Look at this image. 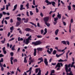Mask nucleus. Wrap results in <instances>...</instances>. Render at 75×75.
<instances>
[{"label":"nucleus","instance_id":"nucleus-1","mask_svg":"<svg viewBox=\"0 0 75 75\" xmlns=\"http://www.w3.org/2000/svg\"><path fill=\"white\" fill-rule=\"evenodd\" d=\"M42 43V42L40 41V40H38L36 41L35 42H33L32 43V45H34L37 46V45H41Z\"/></svg>","mask_w":75,"mask_h":75},{"label":"nucleus","instance_id":"nucleus-2","mask_svg":"<svg viewBox=\"0 0 75 75\" xmlns=\"http://www.w3.org/2000/svg\"><path fill=\"white\" fill-rule=\"evenodd\" d=\"M65 70L67 72V75H71L69 73H68V67H67V65H65Z\"/></svg>","mask_w":75,"mask_h":75},{"label":"nucleus","instance_id":"nucleus-3","mask_svg":"<svg viewBox=\"0 0 75 75\" xmlns=\"http://www.w3.org/2000/svg\"><path fill=\"white\" fill-rule=\"evenodd\" d=\"M48 20H49L48 17H44V20L45 22V23H47V22L48 21Z\"/></svg>","mask_w":75,"mask_h":75},{"label":"nucleus","instance_id":"nucleus-4","mask_svg":"<svg viewBox=\"0 0 75 75\" xmlns=\"http://www.w3.org/2000/svg\"><path fill=\"white\" fill-rule=\"evenodd\" d=\"M44 62L46 66H48V61H47V58L44 59Z\"/></svg>","mask_w":75,"mask_h":75},{"label":"nucleus","instance_id":"nucleus-5","mask_svg":"<svg viewBox=\"0 0 75 75\" xmlns=\"http://www.w3.org/2000/svg\"><path fill=\"white\" fill-rule=\"evenodd\" d=\"M50 50H47V52L49 54H51V52H52L53 51V49L52 48H50Z\"/></svg>","mask_w":75,"mask_h":75},{"label":"nucleus","instance_id":"nucleus-6","mask_svg":"<svg viewBox=\"0 0 75 75\" xmlns=\"http://www.w3.org/2000/svg\"><path fill=\"white\" fill-rule=\"evenodd\" d=\"M25 31H28L29 32V31H33L32 30H31V29L29 28H26L25 29Z\"/></svg>","mask_w":75,"mask_h":75},{"label":"nucleus","instance_id":"nucleus-7","mask_svg":"<svg viewBox=\"0 0 75 75\" xmlns=\"http://www.w3.org/2000/svg\"><path fill=\"white\" fill-rule=\"evenodd\" d=\"M36 55H37V50L36 49H35L34 50V52L33 53V55L34 56H36Z\"/></svg>","mask_w":75,"mask_h":75},{"label":"nucleus","instance_id":"nucleus-8","mask_svg":"<svg viewBox=\"0 0 75 75\" xmlns=\"http://www.w3.org/2000/svg\"><path fill=\"white\" fill-rule=\"evenodd\" d=\"M43 48H41V47H38L37 48V50L38 51H42V50H43Z\"/></svg>","mask_w":75,"mask_h":75},{"label":"nucleus","instance_id":"nucleus-9","mask_svg":"<svg viewBox=\"0 0 75 75\" xmlns=\"http://www.w3.org/2000/svg\"><path fill=\"white\" fill-rule=\"evenodd\" d=\"M69 52H70V50H68L67 51V52L66 54V58L67 59H68V54H69Z\"/></svg>","mask_w":75,"mask_h":75},{"label":"nucleus","instance_id":"nucleus-10","mask_svg":"<svg viewBox=\"0 0 75 75\" xmlns=\"http://www.w3.org/2000/svg\"><path fill=\"white\" fill-rule=\"evenodd\" d=\"M59 31V29H57L55 30V34L56 35H58V32Z\"/></svg>","mask_w":75,"mask_h":75},{"label":"nucleus","instance_id":"nucleus-11","mask_svg":"<svg viewBox=\"0 0 75 75\" xmlns=\"http://www.w3.org/2000/svg\"><path fill=\"white\" fill-rule=\"evenodd\" d=\"M57 67H58L59 68H61V65L60 64V63H58L57 65L56 66L55 68Z\"/></svg>","mask_w":75,"mask_h":75},{"label":"nucleus","instance_id":"nucleus-12","mask_svg":"<svg viewBox=\"0 0 75 75\" xmlns=\"http://www.w3.org/2000/svg\"><path fill=\"white\" fill-rule=\"evenodd\" d=\"M54 73H55V70H53L51 71L50 75H54L52 74H54Z\"/></svg>","mask_w":75,"mask_h":75},{"label":"nucleus","instance_id":"nucleus-13","mask_svg":"<svg viewBox=\"0 0 75 75\" xmlns=\"http://www.w3.org/2000/svg\"><path fill=\"white\" fill-rule=\"evenodd\" d=\"M51 3H52V6H54V7H55V6L56 4L55 2L54 1H51Z\"/></svg>","mask_w":75,"mask_h":75},{"label":"nucleus","instance_id":"nucleus-14","mask_svg":"<svg viewBox=\"0 0 75 75\" xmlns=\"http://www.w3.org/2000/svg\"><path fill=\"white\" fill-rule=\"evenodd\" d=\"M20 24V23L19 22L17 21L16 24V27H18Z\"/></svg>","mask_w":75,"mask_h":75},{"label":"nucleus","instance_id":"nucleus-15","mask_svg":"<svg viewBox=\"0 0 75 75\" xmlns=\"http://www.w3.org/2000/svg\"><path fill=\"white\" fill-rule=\"evenodd\" d=\"M17 4H16L15 5V6H14V8L13 9V11H15V10H16V9L17 8Z\"/></svg>","mask_w":75,"mask_h":75},{"label":"nucleus","instance_id":"nucleus-16","mask_svg":"<svg viewBox=\"0 0 75 75\" xmlns=\"http://www.w3.org/2000/svg\"><path fill=\"white\" fill-rule=\"evenodd\" d=\"M62 43H63V44H64L65 45H67V44L66 41H62Z\"/></svg>","mask_w":75,"mask_h":75},{"label":"nucleus","instance_id":"nucleus-17","mask_svg":"<svg viewBox=\"0 0 75 75\" xmlns=\"http://www.w3.org/2000/svg\"><path fill=\"white\" fill-rule=\"evenodd\" d=\"M29 43V40L28 39H26V42H25V44L27 45Z\"/></svg>","mask_w":75,"mask_h":75},{"label":"nucleus","instance_id":"nucleus-18","mask_svg":"<svg viewBox=\"0 0 75 75\" xmlns=\"http://www.w3.org/2000/svg\"><path fill=\"white\" fill-rule=\"evenodd\" d=\"M24 63H27V59H26V57H25L24 58Z\"/></svg>","mask_w":75,"mask_h":75},{"label":"nucleus","instance_id":"nucleus-19","mask_svg":"<svg viewBox=\"0 0 75 75\" xmlns=\"http://www.w3.org/2000/svg\"><path fill=\"white\" fill-rule=\"evenodd\" d=\"M29 19L28 18H25L24 21V23H28V21Z\"/></svg>","mask_w":75,"mask_h":75},{"label":"nucleus","instance_id":"nucleus-20","mask_svg":"<svg viewBox=\"0 0 75 75\" xmlns=\"http://www.w3.org/2000/svg\"><path fill=\"white\" fill-rule=\"evenodd\" d=\"M26 7H27V9H28L29 8V3H27V4L25 5Z\"/></svg>","mask_w":75,"mask_h":75},{"label":"nucleus","instance_id":"nucleus-21","mask_svg":"<svg viewBox=\"0 0 75 75\" xmlns=\"http://www.w3.org/2000/svg\"><path fill=\"white\" fill-rule=\"evenodd\" d=\"M45 24L47 26V27H49L50 26V24L47 23V22L45 23Z\"/></svg>","mask_w":75,"mask_h":75},{"label":"nucleus","instance_id":"nucleus-22","mask_svg":"<svg viewBox=\"0 0 75 75\" xmlns=\"http://www.w3.org/2000/svg\"><path fill=\"white\" fill-rule=\"evenodd\" d=\"M57 54V51L54 50L53 52V55H55Z\"/></svg>","mask_w":75,"mask_h":75},{"label":"nucleus","instance_id":"nucleus-23","mask_svg":"<svg viewBox=\"0 0 75 75\" xmlns=\"http://www.w3.org/2000/svg\"><path fill=\"white\" fill-rule=\"evenodd\" d=\"M37 37L38 38H41L42 37V35H37Z\"/></svg>","mask_w":75,"mask_h":75},{"label":"nucleus","instance_id":"nucleus-24","mask_svg":"<svg viewBox=\"0 0 75 75\" xmlns=\"http://www.w3.org/2000/svg\"><path fill=\"white\" fill-rule=\"evenodd\" d=\"M17 19L18 21H21V19L20 17H17Z\"/></svg>","mask_w":75,"mask_h":75},{"label":"nucleus","instance_id":"nucleus-25","mask_svg":"<svg viewBox=\"0 0 75 75\" xmlns=\"http://www.w3.org/2000/svg\"><path fill=\"white\" fill-rule=\"evenodd\" d=\"M41 69H39V71L38 73V74L39 75H41Z\"/></svg>","mask_w":75,"mask_h":75},{"label":"nucleus","instance_id":"nucleus-26","mask_svg":"<svg viewBox=\"0 0 75 75\" xmlns=\"http://www.w3.org/2000/svg\"><path fill=\"white\" fill-rule=\"evenodd\" d=\"M4 40H2L1 41V42H2V44H4V42L5 41H6V39L5 38H4Z\"/></svg>","mask_w":75,"mask_h":75},{"label":"nucleus","instance_id":"nucleus-27","mask_svg":"<svg viewBox=\"0 0 75 75\" xmlns=\"http://www.w3.org/2000/svg\"><path fill=\"white\" fill-rule=\"evenodd\" d=\"M57 17L58 18H59V19H61V14H59V15H57Z\"/></svg>","mask_w":75,"mask_h":75},{"label":"nucleus","instance_id":"nucleus-28","mask_svg":"<svg viewBox=\"0 0 75 75\" xmlns=\"http://www.w3.org/2000/svg\"><path fill=\"white\" fill-rule=\"evenodd\" d=\"M67 7L68 8V9L69 10H71V6H68Z\"/></svg>","mask_w":75,"mask_h":75},{"label":"nucleus","instance_id":"nucleus-29","mask_svg":"<svg viewBox=\"0 0 75 75\" xmlns=\"http://www.w3.org/2000/svg\"><path fill=\"white\" fill-rule=\"evenodd\" d=\"M38 70H39V69H35V73L36 74H37L38 72Z\"/></svg>","mask_w":75,"mask_h":75},{"label":"nucleus","instance_id":"nucleus-30","mask_svg":"<svg viewBox=\"0 0 75 75\" xmlns=\"http://www.w3.org/2000/svg\"><path fill=\"white\" fill-rule=\"evenodd\" d=\"M54 21H57V20H58V18H57V17H56V18H54Z\"/></svg>","mask_w":75,"mask_h":75},{"label":"nucleus","instance_id":"nucleus-31","mask_svg":"<svg viewBox=\"0 0 75 75\" xmlns=\"http://www.w3.org/2000/svg\"><path fill=\"white\" fill-rule=\"evenodd\" d=\"M31 36L30 35L29 37L28 38V39H26L28 40L29 41V40H31Z\"/></svg>","mask_w":75,"mask_h":75},{"label":"nucleus","instance_id":"nucleus-32","mask_svg":"<svg viewBox=\"0 0 75 75\" xmlns=\"http://www.w3.org/2000/svg\"><path fill=\"white\" fill-rule=\"evenodd\" d=\"M5 9V7L4 6H3V8H1V10H0V11H3Z\"/></svg>","mask_w":75,"mask_h":75},{"label":"nucleus","instance_id":"nucleus-33","mask_svg":"<svg viewBox=\"0 0 75 75\" xmlns=\"http://www.w3.org/2000/svg\"><path fill=\"white\" fill-rule=\"evenodd\" d=\"M61 3H62V4H63V5H62V6H64V7H65V5H64V4H65L63 2V1H61Z\"/></svg>","mask_w":75,"mask_h":75},{"label":"nucleus","instance_id":"nucleus-34","mask_svg":"<svg viewBox=\"0 0 75 75\" xmlns=\"http://www.w3.org/2000/svg\"><path fill=\"white\" fill-rule=\"evenodd\" d=\"M58 52H64V51H62V50H61V49H58L57 50Z\"/></svg>","mask_w":75,"mask_h":75},{"label":"nucleus","instance_id":"nucleus-35","mask_svg":"<svg viewBox=\"0 0 75 75\" xmlns=\"http://www.w3.org/2000/svg\"><path fill=\"white\" fill-rule=\"evenodd\" d=\"M10 54L11 57H13L14 55V53H13V52H11L10 53Z\"/></svg>","mask_w":75,"mask_h":75},{"label":"nucleus","instance_id":"nucleus-36","mask_svg":"<svg viewBox=\"0 0 75 75\" xmlns=\"http://www.w3.org/2000/svg\"><path fill=\"white\" fill-rule=\"evenodd\" d=\"M6 10H8V5H6Z\"/></svg>","mask_w":75,"mask_h":75},{"label":"nucleus","instance_id":"nucleus-37","mask_svg":"<svg viewBox=\"0 0 75 75\" xmlns=\"http://www.w3.org/2000/svg\"><path fill=\"white\" fill-rule=\"evenodd\" d=\"M3 17V14L2 13H0V19H1V18Z\"/></svg>","mask_w":75,"mask_h":75},{"label":"nucleus","instance_id":"nucleus-38","mask_svg":"<svg viewBox=\"0 0 75 75\" xmlns=\"http://www.w3.org/2000/svg\"><path fill=\"white\" fill-rule=\"evenodd\" d=\"M14 47H15V46L14 45L12 47L11 50H12V51H14L15 50V49H14Z\"/></svg>","mask_w":75,"mask_h":75},{"label":"nucleus","instance_id":"nucleus-39","mask_svg":"<svg viewBox=\"0 0 75 75\" xmlns=\"http://www.w3.org/2000/svg\"><path fill=\"white\" fill-rule=\"evenodd\" d=\"M63 60H62L61 59H60L58 60V62H63Z\"/></svg>","mask_w":75,"mask_h":75},{"label":"nucleus","instance_id":"nucleus-40","mask_svg":"<svg viewBox=\"0 0 75 75\" xmlns=\"http://www.w3.org/2000/svg\"><path fill=\"white\" fill-rule=\"evenodd\" d=\"M18 61L17 60V59H16L13 60L14 62H17Z\"/></svg>","mask_w":75,"mask_h":75},{"label":"nucleus","instance_id":"nucleus-41","mask_svg":"<svg viewBox=\"0 0 75 75\" xmlns=\"http://www.w3.org/2000/svg\"><path fill=\"white\" fill-rule=\"evenodd\" d=\"M3 62V58H1V60H0V62Z\"/></svg>","mask_w":75,"mask_h":75},{"label":"nucleus","instance_id":"nucleus-42","mask_svg":"<svg viewBox=\"0 0 75 75\" xmlns=\"http://www.w3.org/2000/svg\"><path fill=\"white\" fill-rule=\"evenodd\" d=\"M36 13H38V12L39 11V10H38V8H36Z\"/></svg>","mask_w":75,"mask_h":75},{"label":"nucleus","instance_id":"nucleus-43","mask_svg":"<svg viewBox=\"0 0 75 75\" xmlns=\"http://www.w3.org/2000/svg\"><path fill=\"white\" fill-rule=\"evenodd\" d=\"M30 16H32V15H33V12H32V11H30Z\"/></svg>","mask_w":75,"mask_h":75},{"label":"nucleus","instance_id":"nucleus-44","mask_svg":"<svg viewBox=\"0 0 75 75\" xmlns=\"http://www.w3.org/2000/svg\"><path fill=\"white\" fill-rule=\"evenodd\" d=\"M40 16L42 17H43V16H44V15H43V14H42V12H41V13H40Z\"/></svg>","mask_w":75,"mask_h":75},{"label":"nucleus","instance_id":"nucleus-45","mask_svg":"<svg viewBox=\"0 0 75 75\" xmlns=\"http://www.w3.org/2000/svg\"><path fill=\"white\" fill-rule=\"evenodd\" d=\"M3 52L4 54H7V51H6V50H4V51H3Z\"/></svg>","mask_w":75,"mask_h":75},{"label":"nucleus","instance_id":"nucleus-46","mask_svg":"<svg viewBox=\"0 0 75 75\" xmlns=\"http://www.w3.org/2000/svg\"><path fill=\"white\" fill-rule=\"evenodd\" d=\"M71 70V68H69V69H68V72H70Z\"/></svg>","mask_w":75,"mask_h":75},{"label":"nucleus","instance_id":"nucleus-47","mask_svg":"<svg viewBox=\"0 0 75 75\" xmlns=\"http://www.w3.org/2000/svg\"><path fill=\"white\" fill-rule=\"evenodd\" d=\"M66 43H67V45H69V41H67Z\"/></svg>","mask_w":75,"mask_h":75},{"label":"nucleus","instance_id":"nucleus-48","mask_svg":"<svg viewBox=\"0 0 75 75\" xmlns=\"http://www.w3.org/2000/svg\"><path fill=\"white\" fill-rule=\"evenodd\" d=\"M14 38H12L11 39H10L9 40V41H13V40H14Z\"/></svg>","mask_w":75,"mask_h":75},{"label":"nucleus","instance_id":"nucleus-49","mask_svg":"<svg viewBox=\"0 0 75 75\" xmlns=\"http://www.w3.org/2000/svg\"><path fill=\"white\" fill-rule=\"evenodd\" d=\"M56 57H57V58H59V55L58 54H56Z\"/></svg>","mask_w":75,"mask_h":75},{"label":"nucleus","instance_id":"nucleus-50","mask_svg":"<svg viewBox=\"0 0 75 75\" xmlns=\"http://www.w3.org/2000/svg\"><path fill=\"white\" fill-rule=\"evenodd\" d=\"M63 23L64 25H66V23H65V22H64V21H63Z\"/></svg>","mask_w":75,"mask_h":75},{"label":"nucleus","instance_id":"nucleus-51","mask_svg":"<svg viewBox=\"0 0 75 75\" xmlns=\"http://www.w3.org/2000/svg\"><path fill=\"white\" fill-rule=\"evenodd\" d=\"M43 33H44V30H41V34H42Z\"/></svg>","mask_w":75,"mask_h":75},{"label":"nucleus","instance_id":"nucleus-52","mask_svg":"<svg viewBox=\"0 0 75 75\" xmlns=\"http://www.w3.org/2000/svg\"><path fill=\"white\" fill-rule=\"evenodd\" d=\"M4 57V55H3L2 54H0V58L1 57Z\"/></svg>","mask_w":75,"mask_h":75},{"label":"nucleus","instance_id":"nucleus-53","mask_svg":"<svg viewBox=\"0 0 75 75\" xmlns=\"http://www.w3.org/2000/svg\"><path fill=\"white\" fill-rule=\"evenodd\" d=\"M65 65H67V68H68V67L69 68V67H70L71 66V64H69L68 65H68L67 64H65Z\"/></svg>","mask_w":75,"mask_h":75},{"label":"nucleus","instance_id":"nucleus-54","mask_svg":"<svg viewBox=\"0 0 75 75\" xmlns=\"http://www.w3.org/2000/svg\"><path fill=\"white\" fill-rule=\"evenodd\" d=\"M14 28V27L12 26V27L10 28V30H13V28Z\"/></svg>","mask_w":75,"mask_h":75},{"label":"nucleus","instance_id":"nucleus-55","mask_svg":"<svg viewBox=\"0 0 75 75\" xmlns=\"http://www.w3.org/2000/svg\"><path fill=\"white\" fill-rule=\"evenodd\" d=\"M6 20H8V19H10V17H6L5 18Z\"/></svg>","mask_w":75,"mask_h":75},{"label":"nucleus","instance_id":"nucleus-56","mask_svg":"<svg viewBox=\"0 0 75 75\" xmlns=\"http://www.w3.org/2000/svg\"><path fill=\"white\" fill-rule=\"evenodd\" d=\"M33 5H35V0H33Z\"/></svg>","mask_w":75,"mask_h":75},{"label":"nucleus","instance_id":"nucleus-57","mask_svg":"<svg viewBox=\"0 0 75 75\" xmlns=\"http://www.w3.org/2000/svg\"><path fill=\"white\" fill-rule=\"evenodd\" d=\"M3 14L4 15H6V13L5 11H3L2 12Z\"/></svg>","mask_w":75,"mask_h":75},{"label":"nucleus","instance_id":"nucleus-58","mask_svg":"<svg viewBox=\"0 0 75 75\" xmlns=\"http://www.w3.org/2000/svg\"><path fill=\"white\" fill-rule=\"evenodd\" d=\"M70 22L71 23H73V19L71 18V21H70Z\"/></svg>","mask_w":75,"mask_h":75},{"label":"nucleus","instance_id":"nucleus-59","mask_svg":"<svg viewBox=\"0 0 75 75\" xmlns=\"http://www.w3.org/2000/svg\"><path fill=\"white\" fill-rule=\"evenodd\" d=\"M45 32L47 33V28H45Z\"/></svg>","mask_w":75,"mask_h":75},{"label":"nucleus","instance_id":"nucleus-60","mask_svg":"<svg viewBox=\"0 0 75 75\" xmlns=\"http://www.w3.org/2000/svg\"><path fill=\"white\" fill-rule=\"evenodd\" d=\"M1 71H4V68H3V67H1Z\"/></svg>","mask_w":75,"mask_h":75},{"label":"nucleus","instance_id":"nucleus-61","mask_svg":"<svg viewBox=\"0 0 75 75\" xmlns=\"http://www.w3.org/2000/svg\"><path fill=\"white\" fill-rule=\"evenodd\" d=\"M10 23H13V19L11 18L10 19Z\"/></svg>","mask_w":75,"mask_h":75},{"label":"nucleus","instance_id":"nucleus-62","mask_svg":"<svg viewBox=\"0 0 75 75\" xmlns=\"http://www.w3.org/2000/svg\"><path fill=\"white\" fill-rule=\"evenodd\" d=\"M26 14H27V16H28V17H29V14H28V12L27 11Z\"/></svg>","mask_w":75,"mask_h":75},{"label":"nucleus","instance_id":"nucleus-63","mask_svg":"<svg viewBox=\"0 0 75 75\" xmlns=\"http://www.w3.org/2000/svg\"><path fill=\"white\" fill-rule=\"evenodd\" d=\"M52 65L53 66L55 65H56V63H52Z\"/></svg>","mask_w":75,"mask_h":75},{"label":"nucleus","instance_id":"nucleus-64","mask_svg":"<svg viewBox=\"0 0 75 75\" xmlns=\"http://www.w3.org/2000/svg\"><path fill=\"white\" fill-rule=\"evenodd\" d=\"M69 74L70 75H74V74H72V71H70Z\"/></svg>","mask_w":75,"mask_h":75}]
</instances>
